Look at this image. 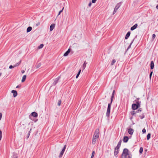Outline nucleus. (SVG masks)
<instances>
[{
	"instance_id": "nucleus-11",
	"label": "nucleus",
	"mask_w": 158,
	"mask_h": 158,
	"mask_svg": "<svg viewBox=\"0 0 158 158\" xmlns=\"http://www.w3.org/2000/svg\"><path fill=\"white\" fill-rule=\"evenodd\" d=\"M138 26V25L137 24H135L133 26L131 27V31H133Z\"/></svg>"
},
{
	"instance_id": "nucleus-49",
	"label": "nucleus",
	"mask_w": 158,
	"mask_h": 158,
	"mask_svg": "<svg viewBox=\"0 0 158 158\" xmlns=\"http://www.w3.org/2000/svg\"><path fill=\"white\" fill-rule=\"evenodd\" d=\"M21 72L22 73H24L25 71L24 70H22V71Z\"/></svg>"
},
{
	"instance_id": "nucleus-16",
	"label": "nucleus",
	"mask_w": 158,
	"mask_h": 158,
	"mask_svg": "<svg viewBox=\"0 0 158 158\" xmlns=\"http://www.w3.org/2000/svg\"><path fill=\"white\" fill-rule=\"evenodd\" d=\"M130 35V31H128L127 34H126V36L125 37V39H127L129 37Z\"/></svg>"
},
{
	"instance_id": "nucleus-25",
	"label": "nucleus",
	"mask_w": 158,
	"mask_h": 158,
	"mask_svg": "<svg viewBox=\"0 0 158 158\" xmlns=\"http://www.w3.org/2000/svg\"><path fill=\"white\" fill-rule=\"evenodd\" d=\"M21 63V60L19 62H18V63H16V64H15L14 67H16V66H19L20 64Z\"/></svg>"
},
{
	"instance_id": "nucleus-3",
	"label": "nucleus",
	"mask_w": 158,
	"mask_h": 158,
	"mask_svg": "<svg viewBox=\"0 0 158 158\" xmlns=\"http://www.w3.org/2000/svg\"><path fill=\"white\" fill-rule=\"evenodd\" d=\"M112 103H111V102L110 103H109L108 104V106L107 108L106 113V116L108 117L110 114V107Z\"/></svg>"
},
{
	"instance_id": "nucleus-53",
	"label": "nucleus",
	"mask_w": 158,
	"mask_h": 158,
	"mask_svg": "<svg viewBox=\"0 0 158 158\" xmlns=\"http://www.w3.org/2000/svg\"><path fill=\"white\" fill-rule=\"evenodd\" d=\"M90 158H94V157L93 156H91Z\"/></svg>"
},
{
	"instance_id": "nucleus-28",
	"label": "nucleus",
	"mask_w": 158,
	"mask_h": 158,
	"mask_svg": "<svg viewBox=\"0 0 158 158\" xmlns=\"http://www.w3.org/2000/svg\"><path fill=\"white\" fill-rule=\"evenodd\" d=\"M143 152V148L142 147H140L139 149V152L140 154L142 153Z\"/></svg>"
},
{
	"instance_id": "nucleus-17",
	"label": "nucleus",
	"mask_w": 158,
	"mask_h": 158,
	"mask_svg": "<svg viewBox=\"0 0 158 158\" xmlns=\"http://www.w3.org/2000/svg\"><path fill=\"white\" fill-rule=\"evenodd\" d=\"M114 92H115V90H114L113 91V93H112V96H111V103H112V102L113 100V98H114Z\"/></svg>"
},
{
	"instance_id": "nucleus-50",
	"label": "nucleus",
	"mask_w": 158,
	"mask_h": 158,
	"mask_svg": "<svg viewBox=\"0 0 158 158\" xmlns=\"http://www.w3.org/2000/svg\"><path fill=\"white\" fill-rule=\"evenodd\" d=\"M156 8L157 9H158V5H157V6H156Z\"/></svg>"
},
{
	"instance_id": "nucleus-47",
	"label": "nucleus",
	"mask_w": 158,
	"mask_h": 158,
	"mask_svg": "<svg viewBox=\"0 0 158 158\" xmlns=\"http://www.w3.org/2000/svg\"><path fill=\"white\" fill-rule=\"evenodd\" d=\"M137 111V112H139V111H141V109H139Z\"/></svg>"
},
{
	"instance_id": "nucleus-37",
	"label": "nucleus",
	"mask_w": 158,
	"mask_h": 158,
	"mask_svg": "<svg viewBox=\"0 0 158 158\" xmlns=\"http://www.w3.org/2000/svg\"><path fill=\"white\" fill-rule=\"evenodd\" d=\"M61 104V101L60 100L58 101V105L59 106H60Z\"/></svg>"
},
{
	"instance_id": "nucleus-24",
	"label": "nucleus",
	"mask_w": 158,
	"mask_h": 158,
	"mask_svg": "<svg viewBox=\"0 0 158 158\" xmlns=\"http://www.w3.org/2000/svg\"><path fill=\"white\" fill-rule=\"evenodd\" d=\"M44 46V44H41L40 46H38L37 48L38 49H40L42 48Z\"/></svg>"
},
{
	"instance_id": "nucleus-23",
	"label": "nucleus",
	"mask_w": 158,
	"mask_h": 158,
	"mask_svg": "<svg viewBox=\"0 0 158 158\" xmlns=\"http://www.w3.org/2000/svg\"><path fill=\"white\" fill-rule=\"evenodd\" d=\"M135 102L136 103V105H139V107L140 106V102L137 100H135Z\"/></svg>"
},
{
	"instance_id": "nucleus-32",
	"label": "nucleus",
	"mask_w": 158,
	"mask_h": 158,
	"mask_svg": "<svg viewBox=\"0 0 158 158\" xmlns=\"http://www.w3.org/2000/svg\"><path fill=\"white\" fill-rule=\"evenodd\" d=\"M17 156L15 154H13L12 158H17Z\"/></svg>"
},
{
	"instance_id": "nucleus-27",
	"label": "nucleus",
	"mask_w": 158,
	"mask_h": 158,
	"mask_svg": "<svg viewBox=\"0 0 158 158\" xmlns=\"http://www.w3.org/2000/svg\"><path fill=\"white\" fill-rule=\"evenodd\" d=\"M81 70L80 69L79 70V71L77 74V75L76 76V78H78V76L80 74V73H81Z\"/></svg>"
},
{
	"instance_id": "nucleus-15",
	"label": "nucleus",
	"mask_w": 158,
	"mask_h": 158,
	"mask_svg": "<svg viewBox=\"0 0 158 158\" xmlns=\"http://www.w3.org/2000/svg\"><path fill=\"white\" fill-rule=\"evenodd\" d=\"M154 66V64L153 61H152L151 62L150 64V68L151 69H153Z\"/></svg>"
},
{
	"instance_id": "nucleus-7",
	"label": "nucleus",
	"mask_w": 158,
	"mask_h": 158,
	"mask_svg": "<svg viewBox=\"0 0 158 158\" xmlns=\"http://www.w3.org/2000/svg\"><path fill=\"white\" fill-rule=\"evenodd\" d=\"M31 115L33 117H36L38 116V114L36 112H33L31 113Z\"/></svg>"
},
{
	"instance_id": "nucleus-10",
	"label": "nucleus",
	"mask_w": 158,
	"mask_h": 158,
	"mask_svg": "<svg viewBox=\"0 0 158 158\" xmlns=\"http://www.w3.org/2000/svg\"><path fill=\"white\" fill-rule=\"evenodd\" d=\"M11 93L13 94V97H15L17 95V93L16 90H12Z\"/></svg>"
},
{
	"instance_id": "nucleus-12",
	"label": "nucleus",
	"mask_w": 158,
	"mask_h": 158,
	"mask_svg": "<svg viewBox=\"0 0 158 158\" xmlns=\"http://www.w3.org/2000/svg\"><path fill=\"white\" fill-rule=\"evenodd\" d=\"M55 24H52L51 26H50V31H52L54 28L55 27Z\"/></svg>"
},
{
	"instance_id": "nucleus-34",
	"label": "nucleus",
	"mask_w": 158,
	"mask_h": 158,
	"mask_svg": "<svg viewBox=\"0 0 158 158\" xmlns=\"http://www.w3.org/2000/svg\"><path fill=\"white\" fill-rule=\"evenodd\" d=\"M31 129L29 131L28 133V134H27L28 136H27V138H28L29 137V136L30 135V133L31 132Z\"/></svg>"
},
{
	"instance_id": "nucleus-52",
	"label": "nucleus",
	"mask_w": 158,
	"mask_h": 158,
	"mask_svg": "<svg viewBox=\"0 0 158 158\" xmlns=\"http://www.w3.org/2000/svg\"><path fill=\"white\" fill-rule=\"evenodd\" d=\"M139 98H137V99L136 100H138L139 101Z\"/></svg>"
},
{
	"instance_id": "nucleus-8",
	"label": "nucleus",
	"mask_w": 158,
	"mask_h": 158,
	"mask_svg": "<svg viewBox=\"0 0 158 158\" xmlns=\"http://www.w3.org/2000/svg\"><path fill=\"white\" fill-rule=\"evenodd\" d=\"M128 133L131 135H132L133 133V132H134V130L133 129L131 128H129V129H128Z\"/></svg>"
},
{
	"instance_id": "nucleus-31",
	"label": "nucleus",
	"mask_w": 158,
	"mask_h": 158,
	"mask_svg": "<svg viewBox=\"0 0 158 158\" xmlns=\"http://www.w3.org/2000/svg\"><path fill=\"white\" fill-rule=\"evenodd\" d=\"M41 66V64H38L36 65L35 66V67L36 69H37L40 67Z\"/></svg>"
},
{
	"instance_id": "nucleus-55",
	"label": "nucleus",
	"mask_w": 158,
	"mask_h": 158,
	"mask_svg": "<svg viewBox=\"0 0 158 158\" xmlns=\"http://www.w3.org/2000/svg\"><path fill=\"white\" fill-rule=\"evenodd\" d=\"M29 118H30V115L29 116Z\"/></svg>"
},
{
	"instance_id": "nucleus-2",
	"label": "nucleus",
	"mask_w": 158,
	"mask_h": 158,
	"mask_svg": "<svg viewBox=\"0 0 158 158\" xmlns=\"http://www.w3.org/2000/svg\"><path fill=\"white\" fill-rule=\"evenodd\" d=\"M122 156V158H131V155L129 153V151L127 148L124 149Z\"/></svg>"
},
{
	"instance_id": "nucleus-1",
	"label": "nucleus",
	"mask_w": 158,
	"mask_h": 158,
	"mask_svg": "<svg viewBox=\"0 0 158 158\" xmlns=\"http://www.w3.org/2000/svg\"><path fill=\"white\" fill-rule=\"evenodd\" d=\"M99 131L98 129H97L95 132V133L94 135L92 143L93 144H94L97 140L98 139L99 137Z\"/></svg>"
},
{
	"instance_id": "nucleus-40",
	"label": "nucleus",
	"mask_w": 158,
	"mask_h": 158,
	"mask_svg": "<svg viewBox=\"0 0 158 158\" xmlns=\"http://www.w3.org/2000/svg\"><path fill=\"white\" fill-rule=\"evenodd\" d=\"M14 67H14V65H13V66H12V65H10V66H9V68L10 69H12V68H14Z\"/></svg>"
},
{
	"instance_id": "nucleus-36",
	"label": "nucleus",
	"mask_w": 158,
	"mask_h": 158,
	"mask_svg": "<svg viewBox=\"0 0 158 158\" xmlns=\"http://www.w3.org/2000/svg\"><path fill=\"white\" fill-rule=\"evenodd\" d=\"M63 9H64V8H62V9L61 10H60V11H59V13H58V15H57V16L59 15L60 14V13H61L62 12Z\"/></svg>"
},
{
	"instance_id": "nucleus-42",
	"label": "nucleus",
	"mask_w": 158,
	"mask_h": 158,
	"mask_svg": "<svg viewBox=\"0 0 158 158\" xmlns=\"http://www.w3.org/2000/svg\"><path fill=\"white\" fill-rule=\"evenodd\" d=\"M142 132L143 133H145L146 132V130L145 128H143V129Z\"/></svg>"
},
{
	"instance_id": "nucleus-5",
	"label": "nucleus",
	"mask_w": 158,
	"mask_h": 158,
	"mask_svg": "<svg viewBox=\"0 0 158 158\" xmlns=\"http://www.w3.org/2000/svg\"><path fill=\"white\" fill-rule=\"evenodd\" d=\"M66 147V145H65L64 146L63 148V149H62V151H61V152H60V155L59 156V157L60 158L62 156L63 154H64V152L65 151V149Z\"/></svg>"
},
{
	"instance_id": "nucleus-30",
	"label": "nucleus",
	"mask_w": 158,
	"mask_h": 158,
	"mask_svg": "<svg viewBox=\"0 0 158 158\" xmlns=\"http://www.w3.org/2000/svg\"><path fill=\"white\" fill-rule=\"evenodd\" d=\"M115 62H116V61L115 60H114V59L111 62V65H113L114 64V63Z\"/></svg>"
},
{
	"instance_id": "nucleus-26",
	"label": "nucleus",
	"mask_w": 158,
	"mask_h": 158,
	"mask_svg": "<svg viewBox=\"0 0 158 158\" xmlns=\"http://www.w3.org/2000/svg\"><path fill=\"white\" fill-rule=\"evenodd\" d=\"M151 136V134L150 133H148L147 135V140H149Z\"/></svg>"
},
{
	"instance_id": "nucleus-48",
	"label": "nucleus",
	"mask_w": 158,
	"mask_h": 158,
	"mask_svg": "<svg viewBox=\"0 0 158 158\" xmlns=\"http://www.w3.org/2000/svg\"><path fill=\"white\" fill-rule=\"evenodd\" d=\"M91 4H92V3L91 2H90L89 4V6L90 7L91 6Z\"/></svg>"
},
{
	"instance_id": "nucleus-20",
	"label": "nucleus",
	"mask_w": 158,
	"mask_h": 158,
	"mask_svg": "<svg viewBox=\"0 0 158 158\" xmlns=\"http://www.w3.org/2000/svg\"><path fill=\"white\" fill-rule=\"evenodd\" d=\"M32 29V27H28L27 29V32H30Z\"/></svg>"
},
{
	"instance_id": "nucleus-6",
	"label": "nucleus",
	"mask_w": 158,
	"mask_h": 158,
	"mask_svg": "<svg viewBox=\"0 0 158 158\" xmlns=\"http://www.w3.org/2000/svg\"><path fill=\"white\" fill-rule=\"evenodd\" d=\"M139 107V105H136V104H133L132 105V108L134 110L137 109Z\"/></svg>"
},
{
	"instance_id": "nucleus-51",
	"label": "nucleus",
	"mask_w": 158,
	"mask_h": 158,
	"mask_svg": "<svg viewBox=\"0 0 158 158\" xmlns=\"http://www.w3.org/2000/svg\"><path fill=\"white\" fill-rule=\"evenodd\" d=\"M20 87V86L19 85H18L17 87H16V88H19Z\"/></svg>"
},
{
	"instance_id": "nucleus-13",
	"label": "nucleus",
	"mask_w": 158,
	"mask_h": 158,
	"mask_svg": "<svg viewBox=\"0 0 158 158\" xmlns=\"http://www.w3.org/2000/svg\"><path fill=\"white\" fill-rule=\"evenodd\" d=\"M70 52V49L69 48L68 49V50H67V52H66L64 54V56H67L69 53Z\"/></svg>"
},
{
	"instance_id": "nucleus-29",
	"label": "nucleus",
	"mask_w": 158,
	"mask_h": 158,
	"mask_svg": "<svg viewBox=\"0 0 158 158\" xmlns=\"http://www.w3.org/2000/svg\"><path fill=\"white\" fill-rule=\"evenodd\" d=\"M136 112H137V111L135 112V111H133L131 112V115H133L136 114Z\"/></svg>"
},
{
	"instance_id": "nucleus-21",
	"label": "nucleus",
	"mask_w": 158,
	"mask_h": 158,
	"mask_svg": "<svg viewBox=\"0 0 158 158\" xmlns=\"http://www.w3.org/2000/svg\"><path fill=\"white\" fill-rule=\"evenodd\" d=\"M87 64V63L86 62V61H85L82 66V67L83 68V70H84Z\"/></svg>"
},
{
	"instance_id": "nucleus-44",
	"label": "nucleus",
	"mask_w": 158,
	"mask_h": 158,
	"mask_svg": "<svg viewBox=\"0 0 158 158\" xmlns=\"http://www.w3.org/2000/svg\"><path fill=\"white\" fill-rule=\"evenodd\" d=\"M40 24V23L39 22H38L36 24V26H38Z\"/></svg>"
},
{
	"instance_id": "nucleus-18",
	"label": "nucleus",
	"mask_w": 158,
	"mask_h": 158,
	"mask_svg": "<svg viewBox=\"0 0 158 158\" xmlns=\"http://www.w3.org/2000/svg\"><path fill=\"white\" fill-rule=\"evenodd\" d=\"M121 142H122V141L121 140H120L119 142H118V145H117V146H116V148H119L120 147V146H121Z\"/></svg>"
},
{
	"instance_id": "nucleus-56",
	"label": "nucleus",
	"mask_w": 158,
	"mask_h": 158,
	"mask_svg": "<svg viewBox=\"0 0 158 158\" xmlns=\"http://www.w3.org/2000/svg\"><path fill=\"white\" fill-rule=\"evenodd\" d=\"M37 120L36 121H35V122H36V121H37Z\"/></svg>"
},
{
	"instance_id": "nucleus-38",
	"label": "nucleus",
	"mask_w": 158,
	"mask_h": 158,
	"mask_svg": "<svg viewBox=\"0 0 158 158\" xmlns=\"http://www.w3.org/2000/svg\"><path fill=\"white\" fill-rule=\"evenodd\" d=\"M152 73H153L152 71L150 73V75H149V78H150V79H151V77L152 76Z\"/></svg>"
},
{
	"instance_id": "nucleus-19",
	"label": "nucleus",
	"mask_w": 158,
	"mask_h": 158,
	"mask_svg": "<svg viewBox=\"0 0 158 158\" xmlns=\"http://www.w3.org/2000/svg\"><path fill=\"white\" fill-rule=\"evenodd\" d=\"M59 79V78H57L55 79V80L54 81L53 83V85H55L56 84H57Z\"/></svg>"
},
{
	"instance_id": "nucleus-46",
	"label": "nucleus",
	"mask_w": 158,
	"mask_h": 158,
	"mask_svg": "<svg viewBox=\"0 0 158 158\" xmlns=\"http://www.w3.org/2000/svg\"><path fill=\"white\" fill-rule=\"evenodd\" d=\"M2 117V114L1 113H0V120H1Z\"/></svg>"
},
{
	"instance_id": "nucleus-4",
	"label": "nucleus",
	"mask_w": 158,
	"mask_h": 158,
	"mask_svg": "<svg viewBox=\"0 0 158 158\" xmlns=\"http://www.w3.org/2000/svg\"><path fill=\"white\" fill-rule=\"evenodd\" d=\"M120 6L121 5L120 3H118V4H117L114 8V10L113 12V15H114L115 13L117 10Z\"/></svg>"
},
{
	"instance_id": "nucleus-22",
	"label": "nucleus",
	"mask_w": 158,
	"mask_h": 158,
	"mask_svg": "<svg viewBox=\"0 0 158 158\" xmlns=\"http://www.w3.org/2000/svg\"><path fill=\"white\" fill-rule=\"evenodd\" d=\"M26 75H23V77L22 79V80L21 81L22 82H24L25 81V80H26Z\"/></svg>"
},
{
	"instance_id": "nucleus-39",
	"label": "nucleus",
	"mask_w": 158,
	"mask_h": 158,
	"mask_svg": "<svg viewBox=\"0 0 158 158\" xmlns=\"http://www.w3.org/2000/svg\"><path fill=\"white\" fill-rule=\"evenodd\" d=\"M139 117H140V118L142 119L143 118H144V115L143 114L141 116H140Z\"/></svg>"
},
{
	"instance_id": "nucleus-54",
	"label": "nucleus",
	"mask_w": 158,
	"mask_h": 158,
	"mask_svg": "<svg viewBox=\"0 0 158 158\" xmlns=\"http://www.w3.org/2000/svg\"><path fill=\"white\" fill-rule=\"evenodd\" d=\"M1 74H2V73H0V76H1Z\"/></svg>"
},
{
	"instance_id": "nucleus-45",
	"label": "nucleus",
	"mask_w": 158,
	"mask_h": 158,
	"mask_svg": "<svg viewBox=\"0 0 158 158\" xmlns=\"http://www.w3.org/2000/svg\"><path fill=\"white\" fill-rule=\"evenodd\" d=\"M97 0H92V3H94L96 2Z\"/></svg>"
},
{
	"instance_id": "nucleus-9",
	"label": "nucleus",
	"mask_w": 158,
	"mask_h": 158,
	"mask_svg": "<svg viewBox=\"0 0 158 158\" xmlns=\"http://www.w3.org/2000/svg\"><path fill=\"white\" fill-rule=\"evenodd\" d=\"M118 149L119 148H115L114 150V156L117 157V156H116L118 154Z\"/></svg>"
},
{
	"instance_id": "nucleus-41",
	"label": "nucleus",
	"mask_w": 158,
	"mask_h": 158,
	"mask_svg": "<svg viewBox=\"0 0 158 158\" xmlns=\"http://www.w3.org/2000/svg\"><path fill=\"white\" fill-rule=\"evenodd\" d=\"M156 37V35L155 34H153L152 35V39H154Z\"/></svg>"
},
{
	"instance_id": "nucleus-35",
	"label": "nucleus",
	"mask_w": 158,
	"mask_h": 158,
	"mask_svg": "<svg viewBox=\"0 0 158 158\" xmlns=\"http://www.w3.org/2000/svg\"><path fill=\"white\" fill-rule=\"evenodd\" d=\"M2 138V131L0 130V141L1 140Z\"/></svg>"
},
{
	"instance_id": "nucleus-14",
	"label": "nucleus",
	"mask_w": 158,
	"mask_h": 158,
	"mask_svg": "<svg viewBox=\"0 0 158 158\" xmlns=\"http://www.w3.org/2000/svg\"><path fill=\"white\" fill-rule=\"evenodd\" d=\"M128 138L127 136H125L124 137L123 141L125 143L127 142L128 140Z\"/></svg>"
},
{
	"instance_id": "nucleus-43",
	"label": "nucleus",
	"mask_w": 158,
	"mask_h": 158,
	"mask_svg": "<svg viewBox=\"0 0 158 158\" xmlns=\"http://www.w3.org/2000/svg\"><path fill=\"white\" fill-rule=\"evenodd\" d=\"M95 154V152L94 151H93L92 153V156H93L94 157V155Z\"/></svg>"
},
{
	"instance_id": "nucleus-33",
	"label": "nucleus",
	"mask_w": 158,
	"mask_h": 158,
	"mask_svg": "<svg viewBox=\"0 0 158 158\" xmlns=\"http://www.w3.org/2000/svg\"><path fill=\"white\" fill-rule=\"evenodd\" d=\"M134 39L133 40H132V41L131 42V43L130 45H129V47H128V48H127V49H129L131 47V45L132 44L133 42V41H134Z\"/></svg>"
}]
</instances>
